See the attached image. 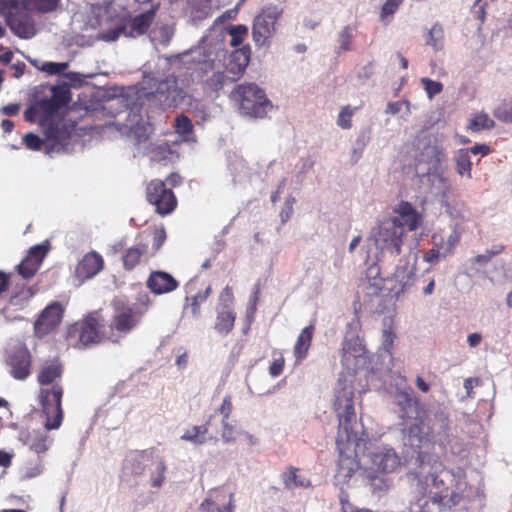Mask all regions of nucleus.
Wrapping results in <instances>:
<instances>
[{
    "label": "nucleus",
    "instance_id": "obj_1",
    "mask_svg": "<svg viewBox=\"0 0 512 512\" xmlns=\"http://www.w3.org/2000/svg\"><path fill=\"white\" fill-rule=\"evenodd\" d=\"M411 487L415 500L410 503V512H441L460 504L466 483L441 462L426 463L421 460L417 470L411 473Z\"/></svg>",
    "mask_w": 512,
    "mask_h": 512
},
{
    "label": "nucleus",
    "instance_id": "obj_2",
    "mask_svg": "<svg viewBox=\"0 0 512 512\" xmlns=\"http://www.w3.org/2000/svg\"><path fill=\"white\" fill-rule=\"evenodd\" d=\"M194 75L203 91L219 96L227 85L238 81L249 64V46L229 51L221 41L208 43L193 51Z\"/></svg>",
    "mask_w": 512,
    "mask_h": 512
},
{
    "label": "nucleus",
    "instance_id": "obj_3",
    "mask_svg": "<svg viewBox=\"0 0 512 512\" xmlns=\"http://www.w3.org/2000/svg\"><path fill=\"white\" fill-rule=\"evenodd\" d=\"M354 380V374L341 373L335 389L334 410L338 418L336 445L339 452L336 478L341 482H347L360 468L356 447L361 439L353 429L356 423Z\"/></svg>",
    "mask_w": 512,
    "mask_h": 512
},
{
    "label": "nucleus",
    "instance_id": "obj_4",
    "mask_svg": "<svg viewBox=\"0 0 512 512\" xmlns=\"http://www.w3.org/2000/svg\"><path fill=\"white\" fill-rule=\"evenodd\" d=\"M70 100L71 95L68 88L54 87L50 98H44L35 103L42 114L40 126L46 140L51 142L52 146L67 145L75 130V122L59 115Z\"/></svg>",
    "mask_w": 512,
    "mask_h": 512
},
{
    "label": "nucleus",
    "instance_id": "obj_5",
    "mask_svg": "<svg viewBox=\"0 0 512 512\" xmlns=\"http://www.w3.org/2000/svg\"><path fill=\"white\" fill-rule=\"evenodd\" d=\"M395 402L399 408L401 418L404 420H414V423L408 427L410 437L418 438L419 442L423 441L445 445L448 441V425L442 423L440 425L441 432L435 433L434 428L427 427L425 429L424 419L421 414L419 400L414 396L413 391L409 388L399 390L395 393Z\"/></svg>",
    "mask_w": 512,
    "mask_h": 512
},
{
    "label": "nucleus",
    "instance_id": "obj_6",
    "mask_svg": "<svg viewBox=\"0 0 512 512\" xmlns=\"http://www.w3.org/2000/svg\"><path fill=\"white\" fill-rule=\"evenodd\" d=\"M150 305L151 299L146 293L139 295L137 302L133 304L122 299H114L111 302L113 315L108 324L111 343H120L123 338L136 329Z\"/></svg>",
    "mask_w": 512,
    "mask_h": 512
},
{
    "label": "nucleus",
    "instance_id": "obj_7",
    "mask_svg": "<svg viewBox=\"0 0 512 512\" xmlns=\"http://www.w3.org/2000/svg\"><path fill=\"white\" fill-rule=\"evenodd\" d=\"M140 4L150 3V8L145 12L129 19L127 22L117 23L114 27L100 32L99 38L104 41H115L121 35L126 37H138L145 34L151 26L160 2L155 0H135Z\"/></svg>",
    "mask_w": 512,
    "mask_h": 512
},
{
    "label": "nucleus",
    "instance_id": "obj_8",
    "mask_svg": "<svg viewBox=\"0 0 512 512\" xmlns=\"http://www.w3.org/2000/svg\"><path fill=\"white\" fill-rule=\"evenodd\" d=\"M231 98L238 103L242 114L254 118L265 117L272 108L264 90L255 83L237 85L231 92Z\"/></svg>",
    "mask_w": 512,
    "mask_h": 512
},
{
    "label": "nucleus",
    "instance_id": "obj_9",
    "mask_svg": "<svg viewBox=\"0 0 512 512\" xmlns=\"http://www.w3.org/2000/svg\"><path fill=\"white\" fill-rule=\"evenodd\" d=\"M64 388L61 383L39 389L38 399L46 416L45 428L58 429L63 421L62 397Z\"/></svg>",
    "mask_w": 512,
    "mask_h": 512
},
{
    "label": "nucleus",
    "instance_id": "obj_10",
    "mask_svg": "<svg viewBox=\"0 0 512 512\" xmlns=\"http://www.w3.org/2000/svg\"><path fill=\"white\" fill-rule=\"evenodd\" d=\"M75 329L79 334V343L84 347L102 342H111L108 325L99 311L89 313L76 324Z\"/></svg>",
    "mask_w": 512,
    "mask_h": 512
},
{
    "label": "nucleus",
    "instance_id": "obj_11",
    "mask_svg": "<svg viewBox=\"0 0 512 512\" xmlns=\"http://www.w3.org/2000/svg\"><path fill=\"white\" fill-rule=\"evenodd\" d=\"M146 200L155 208V212L161 216L171 214L177 207L178 201L171 188L159 179L151 180L145 189Z\"/></svg>",
    "mask_w": 512,
    "mask_h": 512
},
{
    "label": "nucleus",
    "instance_id": "obj_12",
    "mask_svg": "<svg viewBox=\"0 0 512 512\" xmlns=\"http://www.w3.org/2000/svg\"><path fill=\"white\" fill-rule=\"evenodd\" d=\"M371 236L377 248L387 250L394 256L401 253L403 230L396 225L395 221L390 219L382 221L373 229Z\"/></svg>",
    "mask_w": 512,
    "mask_h": 512
},
{
    "label": "nucleus",
    "instance_id": "obj_13",
    "mask_svg": "<svg viewBox=\"0 0 512 512\" xmlns=\"http://www.w3.org/2000/svg\"><path fill=\"white\" fill-rule=\"evenodd\" d=\"M279 13L276 7H268L258 14L253 22L252 34L253 40L257 46L268 44L270 38L275 32V25Z\"/></svg>",
    "mask_w": 512,
    "mask_h": 512
},
{
    "label": "nucleus",
    "instance_id": "obj_14",
    "mask_svg": "<svg viewBox=\"0 0 512 512\" xmlns=\"http://www.w3.org/2000/svg\"><path fill=\"white\" fill-rule=\"evenodd\" d=\"M418 150L419 152L415 157L417 164L436 167L445 158L444 150L438 144L436 137L431 135H425L418 140Z\"/></svg>",
    "mask_w": 512,
    "mask_h": 512
},
{
    "label": "nucleus",
    "instance_id": "obj_15",
    "mask_svg": "<svg viewBox=\"0 0 512 512\" xmlns=\"http://www.w3.org/2000/svg\"><path fill=\"white\" fill-rule=\"evenodd\" d=\"M49 249L50 245L47 241L31 247L24 259L17 265L18 273L23 278H32L38 272Z\"/></svg>",
    "mask_w": 512,
    "mask_h": 512
},
{
    "label": "nucleus",
    "instance_id": "obj_16",
    "mask_svg": "<svg viewBox=\"0 0 512 512\" xmlns=\"http://www.w3.org/2000/svg\"><path fill=\"white\" fill-rule=\"evenodd\" d=\"M64 309L59 302L48 305L34 324L35 334L43 337L52 332L62 321Z\"/></svg>",
    "mask_w": 512,
    "mask_h": 512
},
{
    "label": "nucleus",
    "instance_id": "obj_17",
    "mask_svg": "<svg viewBox=\"0 0 512 512\" xmlns=\"http://www.w3.org/2000/svg\"><path fill=\"white\" fill-rule=\"evenodd\" d=\"M48 429H33L22 431L19 435L20 441L37 454L38 459L42 458L53 444V438L49 435Z\"/></svg>",
    "mask_w": 512,
    "mask_h": 512
},
{
    "label": "nucleus",
    "instance_id": "obj_18",
    "mask_svg": "<svg viewBox=\"0 0 512 512\" xmlns=\"http://www.w3.org/2000/svg\"><path fill=\"white\" fill-rule=\"evenodd\" d=\"M11 376L16 380H25L31 374L32 356L26 347L15 349L7 358Z\"/></svg>",
    "mask_w": 512,
    "mask_h": 512
},
{
    "label": "nucleus",
    "instance_id": "obj_19",
    "mask_svg": "<svg viewBox=\"0 0 512 512\" xmlns=\"http://www.w3.org/2000/svg\"><path fill=\"white\" fill-rule=\"evenodd\" d=\"M234 494L226 489H215L200 504L203 512H234Z\"/></svg>",
    "mask_w": 512,
    "mask_h": 512
},
{
    "label": "nucleus",
    "instance_id": "obj_20",
    "mask_svg": "<svg viewBox=\"0 0 512 512\" xmlns=\"http://www.w3.org/2000/svg\"><path fill=\"white\" fill-rule=\"evenodd\" d=\"M392 286L391 292L396 297H399L410 290L416 281V267L415 265L409 266L408 263L405 265H399L396 267L392 275Z\"/></svg>",
    "mask_w": 512,
    "mask_h": 512
},
{
    "label": "nucleus",
    "instance_id": "obj_21",
    "mask_svg": "<svg viewBox=\"0 0 512 512\" xmlns=\"http://www.w3.org/2000/svg\"><path fill=\"white\" fill-rule=\"evenodd\" d=\"M5 19L7 25L15 35L27 39L35 34L34 21L27 11L26 5L14 15H10Z\"/></svg>",
    "mask_w": 512,
    "mask_h": 512
},
{
    "label": "nucleus",
    "instance_id": "obj_22",
    "mask_svg": "<svg viewBox=\"0 0 512 512\" xmlns=\"http://www.w3.org/2000/svg\"><path fill=\"white\" fill-rule=\"evenodd\" d=\"M397 217L391 218L395 221L396 225L404 231L407 228L409 231L416 230L421 225V215L417 210L407 201H401L394 209Z\"/></svg>",
    "mask_w": 512,
    "mask_h": 512
},
{
    "label": "nucleus",
    "instance_id": "obj_23",
    "mask_svg": "<svg viewBox=\"0 0 512 512\" xmlns=\"http://www.w3.org/2000/svg\"><path fill=\"white\" fill-rule=\"evenodd\" d=\"M103 267V257L99 253L91 251L86 253L78 262L75 275L81 281L88 280L97 275Z\"/></svg>",
    "mask_w": 512,
    "mask_h": 512
},
{
    "label": "nucleus",
    "instance_id": "obj_24",
    "mask_svg": "<svg viewBox=\"0 0 512 512\" xmlns=\"http://www.w3.org/2000/svg\"><path fill=\"white\" fill-rule=\"evenodd\" d=\"M146 286L155 295H162L176 290L179 282L171 274L157 270L149 274Z\"/></svg>",
    "mask_w": 512,
    "mask_h": 512
},
{
    "label": "nucleus",
    "instance_id": "obj_25",
    "mask_svg": "<svg viewBox=\"0 0 512 512\" xmlns=\"http://www.w3.org/2000/svg\"><path fill=\"white\" fill-rule=\"evenodd\" d=\"M63 372V365L58 360H50L43 363L37 375V382L40 388L50 387L55 385V383H61Z\"/></svg>",
    "mask_w": 512,
    "mask_h": 512
},
{
    "label": "nucleus",
    "instance_id": "obj_26",
    "mask_svg": "<svg viewBox=\"0 0 512 512\" xmlns=\"http://www.w3.org/2000/svg\"><path fill=\"white\" fill-rule=\"evenodd\" d=\"M373 466L378 472H393L400 464L398 455L392 449H385L371 455Z\"/></svg>",
    "mask_w": 512,
    "mask_h": 512
},
{
    "label": "nucleus",
    "instance_id": "obj_27",
    "mask_svg": "<svg viewBox=\"0 0 512 512\" xmlns=\"http://www.w3.org/2000/svg\"><path fill=\"white\" fill-rule=\"evenodd\" d=\"M149 256V247L146 242H138L125 250L122 255L123 267L125 270H133L140 264L143 257Z\"/></svg>",
    "mask_w": 512,
    "mask_h": 512
},
{
    "label": "nucleus",
    "instance_id": "obj_28",
    "mask_svg": "<svg viewBox=\"0 0 512 512\" xmlns=\"http://www.w3.org/2000/svg\"><path fill=\"white\" fill-rule=\"evenodd\" d=\"M236 312L228 306H223L217 312L214 329L220 335H228L234 328Z\"/></svg>",
    "mask_w": 512,
    "mask_h": 512
},
{
    "label": "nucleus",
    "instance_id": "obj_29",
    "mask_svg": "<svg viewBox=\"0 0 512 512\" xmlns=\"http://www.w3.org/2000/svg\"><path fill=\"white\" fill-rule=\"evenodd\" d=\"M314 331L315 326L310 324L300 332L293 350L294 356L298 361L303 360L307 356L312 343Z\"/></svg>",
    "mask_w": 512,
    "mask_h": 512
},
{
    "label": "nucleus",
    "instance_id": "obj_30",
    "mask_svg": "<svg viewBox=\"0 0 512 512\" xmlns=\"http://www.w3.org/2000/svg\"><path fill=\"white\" fill-rule=\"evenodd\" d=\"M153 461V449L135 451L128 460L131 472L135 475H142L146 465Z\"/></svg>",
    "mask_w": 512,
    "mask_h": 512
},
{
    "label": "nucleus",
    "instance_id": "obj_31",
    "mask_svg": "<svg viewBox=\"0 0 512 512\" xmlns=\"http://www.w3.org/2000/svg\"><path fill=\"white\" fill-rule=\"evenodd\" d=\"M212 293L211 286H207L205 290L198 291L195 295L191 297H186L184 309L190 310L191 315L194 318H199L201 316V305L208 299L210 294Z\"/></svg>",
    "mask_w": 512,
    "mask_h": 512
},
{
    "label": "nucleus",
    "instance_id": "obj_32",
    "mask_svg": "<svg viewBox=\"0 0 512 512\" xmlns=\"http://www.w3.org/2000/svg\"><path fill=\"white\" fill-rule=\"evenodd\" d=\"M298 472V468L290 466L288 470L282 474L281 478L287 489L310 486V481L298 475Z\"/></svg>",
    "mask_w": 512,
    "mask_h": 512
},
{
    "label": "nucleus",
    "instance_id": "obj_33",
    "mask_svg": "<svg viewBox=\"0 0 512 512\" xmlns=\"http://www.w3.org/2000/svg\"><path fill=\"white\" fill-rule=\"evenodd\" d=\"M494 126V120L491 119L487 113L480 112L471 117L469 124L467 125V130L477 133L482 130H490L494 128Z\"/></svg>",
    "mask_w": 512,
    "mask_h": 512
},
{
    "label": "nucleus",
    "instance_id": "obj_34",
    "mask_svg": "<svg viewBox=\"0 0 512 512\" xmlns=\"http://www.w3.org/2000/svg\"><path fill=\"white\" fill-rule=\"evenodd\" d=\"M209 423V421L207 422ZM208 433V424L196 425L187 429L186 432L181 436L184 441L201 445L206 442V434Z\"/></svg>",
    "mask_w": 512,
    "mask_h": 512
},
{
    "label": "nucleus",
    "instance_id": "obj_35",
    "mask_svg": "<svg viewBox=\"0 0 512 512\" xmlns=\"http://www.w3.org/2000/svg\"><path fill=\"white\" fill-rule=\"evenodd\" d=\"M455 163L456 171L459 175L471 178L472 162L467 149L458 150L455 155Z\"/></svg>",
    "mask_w": 512,
    "mask_h": 512
},
{
    "label": "nucleus",
    "instance_id": "obj_36",
    "mask_svg": "<svg viewBox=\"0 0 512 512\" xmlns=\"http://www.w3.org/2000/svg\"><path fill=\"white\" fill-rule=\"evenodd\" d=\"M426 44L435 50H441L444 44V29L440 23H435L427 33Z\"/></svg>",
    "mask_w": 512,
    "mask_h": 512
},
{
    "label": "nucleus",
    "instance_id": "obj_37",
    "mask_svg": "<svg viewBox=\"0 0 512 512\" xmlns=\"http://www.w3.org/2000/svg\"><path fill=\"white\" fill-rule=\"evenodd\" d=\"M404 0H385L383 3L379 18L385 24L390 23L393 15L397 12Z\"/></svg>",
    "mask_w": 512,
    "mask_h": 512
},
{
    "label": "nucleus",
    "instance_id": "obj_38",
    "mask_svg": "<svg viewBox=\"0 0 512 512\" xmlns=\"http://www.w3.org/2000/svg\"><path fill=\"white\" fill-rule=\"evenodd\" d=\"M355 37V28L346 25L338 35V43L341 51H350L352 50V44Z\"/></svg>",
    "mask_w": 512,
    "mask_h": 512
},
{
    "label": "nucleus",
    "instance_id": "obj_39",
    "mask_svg": "<svg viewBox=\"0 0 512 512\" xmlns=\"http://www.w3.org/2000/svg\"><path fill=\"white\" fill-rule=\"evenodd\" d=\"M24 0H0V14L7 18L25 6Z\"/></svg>",
    "mask_w": 512,
    "mask_h": 512
},
{
    "label": "nucleus",
    "instance_id": "obj_40",
    "mask_svg": "<svg viewBox=\"0 0 512 512\" xmlns=\"http://www.w3.org/2000/svg\"><path fill=\"white\" fill-rule=\"evenodd\" d=\"M495 118L502 122H512V99L503 101L493 110Z\"/></svg>",
    "mask_w": 512,
    "mask_h": 512
},
{
    "label": "nucleus",
    "instance_id": "obj_41",
    "mask_svg": "<svg viewBox=\"0 0 512 512\" xmlns=\"http://www.w3.org/2000/svg\"><path fill=\"white\" fill-rule=\"evenodd\" d=\"M229 34L231 36L230 45L236 48L243 43L248 35V27L242 24L232 26L229 29Z\"/></svg>",
    "mask_w": 512,
    "mask_h": 512
},
{
    "label": "nucleus",
    "instance_id": "obj_42",
    "mask_svg": "<svg viewBox=\"0 0 512 512\" xmlns=\"http://www.w3.org/2000/svg\"><path fill=\"white\" fill-rule=\"evenodd\" d=\"M153 235V243H152V249L149 250V256H154L163 246L165 240H166V230L164 226L155 227L152 232Z\"/></svg>",
    "mask_w": 512,
    "mask_h": 512
},
{
    "label": "nucleus",
    "instance_id": "obj_43",
    "mask_svg": "<svg viewBox=\"0 0 512 512\" xmlns=\"http://www.w3.org/2000/svg\"><path fill=\"white\" fill-rule=\"evenodd\" d=\"M421 84L429 99H432L443 91V84L441 82L434 81L427 77L421 78Z\"/></svg>",
    "mask_w": 512,
    "mask_h": 512
},
{
    "label": "nucleus",
    "instance_id": "obj_44",
    "mask_svg": "<svg viewBox=\"0 0 512 512\" xmlns=\"http://www.w3.org/2000/svg\"><path fill=\"white\" fill-rule=\"evenodd\" d=\"M356 109H352L349 105L342 107L338 119L337 125L342 129H350L352 127V117Z\"/></svg>",
    "mask_w": 512,
    "mask_h": 512
},
{
    "label": "nucleus",
    "instance_id": "obj_45",
    "mask_svg": "<svg viewBox=\"0 0 512 512\" xmlns=\"http://www.w3.org/2000/svg\"><path fill=\"white\" fill-rule=\"evenodd\" d=\"M166 465L163 459H159L156 463L155 471L152 474L151 477V486L155 488H159L162 486L164 480H165V472H166Z\"/></svg>",
    "mask_w": 512,
    "mask_h": 512
},
{
    "label": "nucleus",
    "instance_id": "obj_46",
    "mask_svg": "<svg viewBox=\"0 0 512 512\" xmlns=\"http://www.w3.org/2000/svg\"><path fill=\"white\" fill-rule=\"evenodd\" d=\"M175 129L181 135H188L193 131V124L189 117L181 114L175 119Z\"/></svg>",
    "mask_w": 512,
    "mask_h": 512
},
{
    "label": "nucleus",
    "instance_id": "obj_47",
    "mask_svg": "<svg viewBox=\"0 0 512 512\" xmlns=\"http://www.w3.org/2000/svg\"><path fill=\"white\" fill-rule=\"evenodd\" d=\"M276 353H274V359L269 366V374L272 377H278L282 374L285 366V359L281 353H277V357H275Z\"/></svg>",
    "mask_w": 512,
    "mask_h": 512
},
{
    "label": "nucleus",
    "instance_id": "obj_48",
    "mask_svg": "<svg viewBox=\"0 0 512 512\" xmlns=\"http://www.w3.org/2000/svg\"><path fill=\"white\" fill-rule=\"evenodd\" d=\"M35 8L42 13L54 11L60 0H31Z\"/></svg>",
    "mask_w": 512,
    "mask_h": 512
},
{
    "label": "nucleus",
    "instance_id": "obj_49",
    "mask_svg": "<svg viewBox=\"0 0 512 512\" xmlns=\"http://www.w3.org/2000/svg\"><path fill=\"white\" fill-rule=\"evenodd\" d=\"M23 141H24L26 147L33 151L40 150L43 145L42 139L38 135L33 134V133H27L23 137Z\"/></svg>",
    "mask_w": 512,
    "mask_h": 512
},
{
    "label": "nucleus",
    "instance_id": "obj_50",
    "mask_svg": "<svg viewBox=\"0 0 512 512\" xmlns=\"http://www.w3.org/2000/svg\"><path fill=\"white\" fill-rule=\"evenodd\" d=\"M461 238V234L457 229H454L452 233L448 236L446 241L445 252L443 253V257L448 254L453 253L454 248L459 244Z\"/></svg>",
    "mask_w": 512,
    "mask_h": 512
},
{
    "label": "nucleus",
    "instance_id": "obj_51",
    "mask_svg": "<svg viewBox=\"0 0 512 512\" xmlns=\"http://www.w3.org/2000/svg\"><path fill=\"white\" fill-rule=\"evenodd\" d=\"M503 250H504L503 245L495 246L493 249L488 250L485 254L477 255L474 260L478 264H486L494 256L500 254Z\"/></svg>",
    "mask_w": 512,
    "mask_h": 512
},
{
    "label": "nucleus",
    "instance_id": "obj_52",
    "mask_svg": "<svg viewBox=\"0 0 512 512\" xmlns=\"http://www.w3.org/2000/svg\"><path fill=\"white\" fill-rule=\"evenodd\" d=\"M68 68L67 63L46 62L42 66V70L51 75L61 74Z\"/></svg>",
    "mask_w": 512,
    "mask_h": 512
},
{
    "label": "nucleus",
    "instance_id": "obj_53",
    "mask_svg": "<svg viewBox=\"0 0 512 512\" xmlns=\"http://www.w3.org/2000/svg\"><path fill=\"white\" fill-rule=\"evenodd\" d=\"M395 338H396V335L392 331L391 328L385 329L383 331V334H382L383 345H384L385 350L388 351L389 353L391 352V350L393 348Z\"/></svg>",
    "mask_w": 512,
    "mask_h": 512
},
{
    "label": "nucleus",
    "instance_id": "obj_54",
    "mask_svg": "<svg viewBox=\"0 0 512 512\" xmlns=\"http://www.w3.org/2000/svg\"><path fill=\"white\" fill-rule=\"evenodd\" d=\"M232 400L231 396L227 395L224 397L221 406L218 408V412L223 416V419L228 420L231 412H232Z\"/></svg>",
    "mask_w": 512,
    "mask_h": 512
},
{
    "label": "nucleus",
    "instance_id": "obj_55",
    "mask_svg": "<svg viewBox=\"0 0 512 512\" xmlns=\"http://www.w3.org/2000/svg\"><path fill=\"white\" fill-rule=\"evenodd\" d=\"M219 300L220 302L223 304V306H228L230 307L231 304L233 303L234 301V294H233V290H232V287H230L229 285H227L220 293V296H219Z\"/></svg>",
    "mask_w": 512,
    "mask_h": 512
},
{
    "label": "nucleus",
    "instance_id": "obj_56",
    "mask_svg": "<svg viewBox=\"0 0 512 512\" xmlns=\"http://www.w3.org/2000/svg\"><path fill=\"white\" fill-rule=\"evenodd\" d=\"M24 115H25V119L28 122H36V121H38L40 123V120L42 119V114H40L39 109H38L36 104H34L33 106L29 107L25 111Z\"/></svg>",
    "mask_w": 512,
    "mask_h": 512
},
{
    "label": "nucleus",
    "instance_id": "obj_57",
    "mask_svg": "<svg viewBox=\"0 0 512 512\" xmlns=\"http://www.w3.org/2000/svg\"><path fill=\"white\" fill-rule=\"evenodd\" d=\"M443 254L440 253L439 249L432 248L426 251L423 255V260L430 264L437 263Z\"/></svg>",
    "mask_w": 512,
    "mask_h": 512
},
{
    "label": "nucleus",
    "instance_id": "obj_58",
    "mask_svg": "<svg viewBox=\"0 0 512 512\" xmlns=\"http://www.w3.org/2000/svg\"><path fill=\"white\" fill-rule=\"evenodd\" d=\"M20 295H23L24 299L28 300L34 295V292L29 287L22 288L19 294H14L11 296L10 303L15 306L20 305V301H19Z\"/></svg>",
    "mask_w": 512,
    "mask_h": 512
},
{
    "label": "nucleus",
    "instance_id": "obj_59",
    "mask_svg": "<svg viewBox=\"0 0 512 512\" xmlns=\"http://www.w3.org/2000/svg\"><path fill=\"white\" fill-rule=\"evenodd\" d=\"M223 431L222 438L226 442H230L234 439V428L228 424L227 420L222 419Z\"/></svg>",
    "mask_w": 512,
    "mask_h": 512
},
{
    "label": "nucleus",
    "instance_id": "obj_60",
    "mask_svg": "<svg viewBox=\"0 0 512 512\" xmlns=\"http://www.w3.org/2000/svg\"><path fill=\"white\" fill-rule=\"evenodd\" d=\"M468 151L474 155L481 154L482 156H486L491 153V148L486 144H475Z\"/></svg>",
    "mask_w": 512,
    "mask_h": 512
},
{
    "label": "nucleus",
    "instance_id": "obj_61",
    "mask_svg": "<svg viewBox=\"0 0 512 512\" xmlns=\"http://www.w3.org/2000/svg\"><path fill=\"white\" fill-rule=\"evenodd\" d=\"M486 5L487 4L484 0H476L474 3V9H476L475 13L481 22L484 21L486 16Z\"/></svg>",
    "mask_w": 512,
    "mask_h": 512
},
{
    "label": "nucleus",
    "instance_id": "obj_62",
    "mask_svg": "<svg viewBox=\"0 0 512 512\" xmlns=\"http://www.w3.org/2000/svg\"><path fill=\"white\" fill-rule=\"evenodd\" d=\"M164 182L166 183V187L172 189L173 187H177L181 184L182 178L177 173H171L166 177Z\"/></svg>",
    "mask_w": 512,
    "mask_h": 512
},
{
    "label": "nucleus",
    "instance_id": "obj_63",
    "mask_svg": "<svg viewBox=\"0 0 512 512\" xmlns=\"http://www.w3.org/2000/svg\"><path fill=\"white\" fill-rule=\"evenodd\" d=\"M42 471H43V464H42L41 459H39V462L35 466L27 467L26 476L28 478H34V477H37L38 475H40L42 473Z\"/></svg>",
    "mask_w": 512,
    "mask_h": 512
},
{
    "label": "nucleus",
    "instance_id": "obj_64",
    "mask_svg": "<svg viewBox=\"0 0 512 512\" xmlns=\"http://www.w3.org/2000/svg\"><path fill=\"white\" fill-rule=\"evenodd\" d=\"M10 285V274L0 271V294L7 291Z\"/></svg>",
    "mask_w": 512,
    "mask_h": 512
}]
</instances>
